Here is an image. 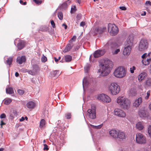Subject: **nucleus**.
Masks as SVG:
<instances>
[{
  "instance_id": "nucleus-26",
  "label": "nucleus",
  "mask_w": 151,
  "mask_h": 151,
  "mask_svg": "<svg viewBox=\"0 0 151 151\" xmlns=\"http://www.w3.org/2000/svg\"><path fill=\"white\" fill-rule=\"evenodd\" d=\"M139 115L142 118H144L146 117L147 115L146 113L145 110H140L139 111Z\"/></svg>"
},
{
  "instance_id": "nucleus-46",
  "label": "nucleus",
  "mask_w": 151,
  "mask_h": 151,
  "mask_svg": "<svg viewBox=\"0 0 151 151\" xmlns=\"http://www.w3.org/2000/svg\"><path fill=\"white\" fill-rule=\"evenodd\" d=\"M18 93L20 95H23L24 93V91L22 90L19 89L17 91Z\"/></svg>"
},
{
  "instance_id": "nucleus-63",
  "label": "nucleus",
  "mask_w": 151,
  "mask_h": 151,
  "mask_svg": "<svg viewBox=\"0 0 151 151\" xmlns=\"http://www.w3.org/2000/svg\"><path fill=\"white\" fill-rule=\"evenodd\" d=\"M76 37L75 36H73V37L72 38V40H75L76 39Z\"/></svg>"
},
{
  "instance_id": "nucleus-44",
  "label": "nucleus",
  "mask_w": 151,
  "mask_h": 151,
  "mask_svg": "<svg viewBox=\"0 0 151 151\" xmlns=\"http://www.w3.org/2000/svg\"><path fill=\"white\" fill-rule=\"evenodd\" d=\"M148 133L150 137L151 138V125H150L148 127Z\"/></svg>"
},
{
  "instance_id": "nucleus-20",
  "label": "nucleus",
  "mask_w": 151,
  "mask_h": 151,
  "mask_svg": "<svg viewBox=\"0 0 151 151\" xmlns=\"http://www.w3.org/2000/svg\"><path fill=\"white\" fill-rule=\"evenodd\" d=\"M147 76V73L145 72L141 73L138 76V79L139 82L145 79Z\"/></svg>"
},
{
  "instance_id": "nucleus-32",
  "label": "nucleus",
  "mask_w": 151,
  "mask_h": 151,
  "mask_svg": "<svg viewBox=\"0 0 151 151\" xmlns=\"http://www.w3.org/2000/svg\"><path fill=\"white\" fill-rule=\"evenodd\" d=\"M72 57L70 55H67L65 56V59L66 62H69L72 60Z\"/></svg>"
},
{
  "instance_id": "nucleus-42",
  "label": "nucleus",
  "mask_w": 151,
  "mask_h": 151,
  "mask_svg": "<svg viewBox=\"0 0 151 151\" xmlns=\"http://www.w3.org/2000/svg\"><path fill=\"white\" fill-rule=\"evenodd\" d=\"M68 2L69 3H70V1L69 0H68V1H65L64 3H63L62 5V7L63 8L67 6L68 5L67 2Z\"/></svg>"
},
{
  "instance_id": "nucleus-21",
  "label": "nucleus",
  "mask_w": 151,
  "mask_h": 151,
  "mask_svg": "<svg viewBox=\"0 0 151 151\" xmlns=\"http://www.w3.org/2000/svg\"><path fill=\"white\" fill-rule=\"evenodd\" d=\"M136 127L137 129L140 130H142L144 127L143 123L140 122L136 124Z\"/></svg>"
},
{
  "instance_id": "nucleus-62",
  "label": "nucleus",
  "mask_w": 151,
  "mask_h": 151,
  "mask_svg": "<svg viewBox=\"0 0 151 151\" xmlns=\"http://www.w3.org/2000/svg\"><path fill=\"white\" fill-rule=\"evenodd\" d=\"M62 26H64L65 27V29H66L67 27V26L65 24H62Z\"/></svg>"
},
{
  "instance_id": "nucleus-15",
  "label": "nucleus",
  "mask_w": 151,
  "mask_h": 151,
  "mask_svg": "<svg viewBox=\"0 0 151 151\" xmlns=\"http://www.w3.org/2000/svg\"><path fill=\"white\" fill-rule=\"evenodd\" d=\"M134 40L133 36L132 35H130L127 38L126 40L124 42L125 46L128 45L132 46L133 44Z\"/></svg>"
},
{
  "instance_id": "nucleus-36",
  "label": "nucleus",
  "mask_w": 151,
  "mask_h": 151,
  "mask_svg": "<svg viewBox=\"0 0 151 151\" xmlns=\"http://www.w3.org/2000/svg\"><path fill=\"white\" fill-rule=\"evenodd\" d=\"M12 60L13 57H10L6 61V63L9 65H10L12 63Z\"/></svg>"
},
{
  "instance_id": "nucleus-52",
  "label": "nucleus",
  "mask_w": 151,
  "mask_h": 151,
  "mask_svg": "<svg viewBox=\"0 0 151 151\" xmlns=\"http://www.w3.org/2000/svg\"><path fill=\"white\" fill-rule=\"evenodd\" d=\"M146 6H151V2L150 1H147L145 4Z\"/></svg>"
},
{
  "instance_id": "nucleus-54",
  "label": "nucleus",
  "mask_w": 151,
  "mask_h": 151,
  "mask_svg": "<svg viewBox=\"0 0 151 151\" xmlns=\"http://www.w3.org/2000/svg\"><path fill=\"white\" fill-rule=\"evenodd\" d=\"M51 24L53 28H55V24L53 20L51 21Z\"/></svg>"
},
{
  "instance_id": "nucleus-18",
  "label": "nucleus",
  "mask_w": 151,
  "mask_h": 151,
  "mask_svg": "<svg viewBox=\"0 0 151 151\" xmlns=\"http://www.w3.org/2000/svg\"><path fill=\"white\" fill-rule=\"evenodd\" d=\"M26 58L25 56H22L21 57H19L17 58V61L20 64H22L26 61Z\"/></svg>"
},
{
  "instance_id": "nucleus-5",
  "label": "nucleus",
  "mask_w": 151,
  "mask_h": 151,
  "mask_svg": "<svg viewBox=\"0 0 151 151\" xmlns=\"http://www.w3.org/2000/svg\"><path fill=\"white\" fill-rule=\"evenodd\" d=\"M108 89L112 94L115 95L119 93L120 88L117 83L113 82L108 86Z\"/></svg>"
},
{
  "instance_id": "nucleus-30",
  "label": "nucleus",
  "mask_w": 151,
  "mask_h": 151,
  "mask_svg": "<svg viewBox=\"0 0 151 151\" xmlns=\"http://www.w3.org/2000/svg\"><path fill=\"white\" fill-rule=\"evenodd\" d=\"M17 115V112L16 111H13L11 112L10 114V116L11 119H13L15 116Z\"/></svg>"
},
{
  "instance_id": "nucleus-6",
  "label": "nucleus",
  "mask_w": 151,
  "mask_h": 151,
  "mask_svg": "<svg viewBox=\"0 0 151 151\" xmlns=\"http://www.w3.org/2000/svg\"><path fill=\"white\" fill-rule=\"evenodd\" d=\"M142 59V63L145 65H148L151 62V52L147 55L146 53H144L141 56Z\"/></svg>"
},
{
  "instance_id": "nucleus-60",
  "label": "nucleus",
  "mask_w": 151,
  "mask_h": 151,
  "mask_svg": "<svg viewBox=\"0 0 151 151\" xmlns=\"http://www.w3.org/2000/svg\"><path fill=\"white\" fill-rule=\"evenodd\" d=\"M15 76L17 77H18L19 76V74L18 72H16L15 73Z\"/></svg>"
},
{
  "instance_id": "nucleus-33",
  "label": "nucleus",
  "mask_w": 151,
  "mask_h": 151,
  "mask_svg": "<svg viewBox=\"0 0 151 151\" xmlns=\"http://www.w3.org/2000/svg\"><path fill=\"white\" fill-rule=\"evenodd\" d=\"M48 28L47 26H42L40 27L39 30L41 31L46 32L48 30Z\"/></svg>"
},
{
  "instance_id": "nucleus-19",
  "label": "nucleus",
  "mask_w": 151,
  "mask_h": 151,
  "mask_svg": "<svg viewBox=\"0 0 151 151\" xmlns=\"http://www.w3.org/2000/svg\"><path fill=\"white\" fill-rule=\"evenodd\" d=\"M142 102V98L139 97L137 99L135 100L133 103V106L134 107L137 108L140 105Z\"/></svg>"
},
{
  "instance_id": "nucleus-58",
  "label": "nucleus",
  "mask_w": 151,
  "mask_h": 151,
  "mask_svg": "<svg viewBox=\"0 0 151 151\" xmlns=\"http://www.w3.org/2000/svg\"><path fill=\"white\" fill-rule=\"evenodd\" d=\"M5 124H6V123H5L4 122H3V121L2 120H1V123L0 124V125L1 126V128H2L3 125H5Z\"/></svg>"
},
{
  "instance_id": "nucleus-31",
  "label": "nucleus",
  "mask_w": 151,
  "mask_h": 151,
  "mask_svg": "<svg viewBox=\"0 0 151 151\" xmlns=\"http://www.w3.org/2000/svg\"><path fill=\"white\" fill-rule=\"evenodd\" d=\"M33 69L32 70L35 72L36 74L37 73V71L39 70V67L37 65H33Z\"/></svg>"
},
{
  "instance_id": "nucleus-12",
  "label": "nucleus",
  "mask_w": 151,
  "mask_h": 151,
  "mask_svg": "<svg viewBox=\"0 0 151 151\" xmlns=\"http://www.w3.org/2000/svg\"><path fill=\"white\" fill-rule=\"evenodd\" d=\"M97 98L98 100L106 103H109L111 101L110 98L108 96L104 94L99 95L97 96Z\"/></svg>"
},
{
  "instance_id": "nucleus-47",
  "label": "nucleus",
  "mask_w": 151,
  "mask_h": 151,
  "mask_svg": "<svg viewBox=\"0 0 151 151\" xmlns=\"http://www.w3.org/2000/svg\"><path fill=\"white\" fill-rule=\"evenodd\" d=\"M146 84L148 86H151V79H147L146 81Z\"/></svg>"
},
{
  "instance_id": "nucleus-17",
  "label": "nucleus",
  "mask_w": 151,
  "mask_h": 151,
  "mask_svg": "<svg viewBox=\"0 0 151 151\" xmlns=\"http://www.w3.org/2000/svg\"><path fill=\"white\" fill-rule=\"evenodd\" d=\"M105 53L104 50H99L96 51L94 53V56L95 58H97L103 55Z\"/></svg>"
},
{
  "instance_id": "nucleus-28",
  "label": "nucleus",
  "mask_w": 151,
  "mask_h": 151,
  "mask_svg": "<svg viewBox=\"0 0 151 151\" xmlns=\"http://www.w3.org/2000/svg\"><path fill=\"white\" fill-rule=\"evenodd\" d=\"M17 46L19 50L22 49L24 46V42L22 41H20L17 44Z\"/></svg>"
},
{
  "instance_id": "nucleus-10",
  "label": "nucleus",
  "mask_w": 151,
  "mask_h": 151,
  "mask_svg": "<svg viewBox=\"0 0 151 151\" xmlns=\"http://www.w3.org/2000/svg\"><path fill=\"white\" fill-rule=\"evenodd\" d=\"M120 45V44H117L115 42H113L111 43L110 46L111 48L112 53L113 55L116 54L120 51L119 49H116Z\"/></svg>"
},
{
  "instance_id": "nucleus-7",
  "label": "nucleus",
  "mask_w": 151,
  "mask_h": 151,
  "mask_svg": "<svg viewBox=\"0 0 151 151\" xmlns=\"http://www.w3.org/2000/svg\"><path fill=\"white\" fill-rule=\"evenodd\" d=\"M108 31L111 35L114 36L118 34L119 30L118 28L115 24L109 23L108 24Z\"/></svg>"
},
{
  "instance_id": "nucleus-48",
  "label": "nucleus",
  "mask_w": 151,
  "mask_h": 151,
  "mask_svg": "<svg viewBox=\"0 0 151 151\" xmlns=\"http://www.w3.org/2000/svg\"><path fill=\"white\" fill-rule=\"evenodd\" d=\"M76 10V6H74L73 7H72L71 9L70 12L71 13L74 12Z\"/></svg>"
},
{
  "instance_id": "nucleus-29",
  "label": "nucleus",
  "mask_w": 151,
  "mask_h": 151,
  "mask_svg": "<svg viewBox=\"0 0 151 151\" xmlns=\"http://www.w3.org/2000/svg\"><path fill=\"white\" fill-rule=\"evenodd\" d=\"M51 74L54 77L56 76L59 75L60 74V72L59 70H55L51 72Z\"/></svg>"
},
{
  "instance_id": "nucleus-41",
  "label": "nucleus",
  "mask_w": 151,
  "mask_h": 151,
  "mask_svg": "<svg viewBox=\"0 0 151 151\" xmlns=\"http://www.w3.org/2000/svg\"><path fill=\"white\" fill-rule=\"evenodd\" d=\"M136 70V67L134 66H132L130 68V71L131 73H133L134 72V70Z\"/></svg>"
},
{
  "instance_id": "nucleus-2",
  "label": "nucleus",
  "mask_w": 151,
  "mask_h": 151,
  "mask_svg": "<svg viewBox=\"0 0 151 151\" xmlns=\"http://www.w3.org/2000/svg\"><path fill=\"white\" fill-rule=\"evenodd\" d=\"M116 102L120 107L124 109H127L130 107V100L124 96L118 97Z\"/></svg>"
},
{
  "instance_id": "nucleus-59",
  "label": "nucleus",
  "mask_w": 151,
  "mask_h": 151,
  "mask_svg": "<svg viewBox=\"0 0 151 151\" xmlns=\"http://www.w3.org/2000/svg\"><path fill=\"white\" fill-rule=\"evenodd\" d=\"M25 118L23 117H22L19 120L20 122L23 121L24 120Z\"/></svg>"
},
{
  "instance_id": "nucleus-25",
  "label": "nucleus",
  "mask_w": 151,
  "mask_h": 151,
  "mask_svg": "<svg viewBox=\"0 0 151 151\" xmlns=\"http://www.w3.org/2000/svg\"><path fill=\"white\" fill-rule=\"evenodd\" d=\"M35 104L33 101H29L27 104V107L29 109H33L35 106Z\"/></svg>"
},
{
  "instance_id": "nucleus-40",
  "label": "nucleus",
  "mask_w": 151,
  "mask_h": 151,
  "mask_svg": "<svg viewBox=\"0 0 151 151\" xmlns=\"http://www.w3.org/2000/svg\"><path fill=\"white\" fill-rule=\"evenodd\" d=\"M150 91H148L146 94H145V98L146 99H148L149 97L150 96Z\"/></svg>"
},
{
  "instance_id": "nucleus-4",
  "label": "nucleus",
  "mask_w": 151,
  "mask_h": 151,
  "mask_svg": "<svg viewBox=\"0 0 151 151\" xmlns=\"http://www.w3.org/2000/svg\"><path fill=\"white\" fill-rule=\"evenodd\" d=\"M111 136L115 139H119L122 140L126 139V136L124 132L120 130H113L109 132Z\"/></svg>"
},
{
  "instance_id": "nucleus-50",
  "label": "nucleus",
  "mask_w": 151,
  "mask_h": 151,
  "mask_svg": "<svg viewBox=\"0 0 151 151\" xmlns=\"http://www.w3.org/2000/svg\"><path fill=\"white\" fill-rule=\"evenodd\" d=\"M71 114L70 113H68L65 114V117L67 119H69L70 118Z\"/></svg>"
},
{
  "instance_id": "nucleus-39",
  "label": "nucleus",
  "mask_w": 151,
  "mask_h": 151,
  "mask_svg": "<svg viewBox=\"0 0 151 151\" xmlns=\"http://www.w3.org/2000/svg\"><path fill=\"white\" fill-rule=\"evenodd\" d=\"M90 68V65L89 64H86L84 67V70L85 72L87 73L89 70Z\"/></svg>"
},
{
  "instance_id": "nucleus-11",
  "label": "nucleus",
  "mask_w": 151,
  "mask_h": 151,
  "mask_svg": "<svg viewBox=\"0 0 151 151\" xmlns=\"http://www.w3.org/2000/svg\"><path fill=\"white\" fill-rule=\"evenodd\" d=\"M136 140L137 142L139 144H145L146 141L145 136L140 133L136 134Z\"/></svg>"
},
{
  "instance_id": "nucleus-27",
  "label": "nucleus",
  "mask_w": 151,
  "mask_h": 151,
  "mask_svg": "<svg viewBox=\"0 0 151 151\" xmlns=\"http://www.w3.org/2000/svg\"><path fill=\"white\" fill-rule=\"evenodd\" d=\"M45 120L43 119H42L40 122L39 127L41 129H42L44 128L45 127Z\"/></svg>"
},
{
  "instance_id": "nucleus-1",
  "label": "nucleus",
  "mask_w": 151,
  "mask_h": 151,
  "mask_svg": "<svg viewBox=\"0 0 151 151\" xmlns=\"http://www.w3.org/2000/svg\"><path fill=\"white\" fill-rule=\"evenodd\" d=\"M113 65L112 61L109 60H104L100 63V68L98 71L101 72L102 76H106L111 72Z\"/></svg>"
},
{
  "instance_id": "nucleus-16",
  "label": "nucleus",
  "mask_w": 151,
  "mask_h": 151,
  "mask_svg": "<svg viewBox=\"0 0 151 151\" xmlns=\"http://www.w3.org/2000/svg\"><path fill=\"white\" fill-rule=\"evenodd\" d=\"M123 50V54L125 56H128L129 55L131 50V46H126Z\"/></svg>"
},
{
  "instance_id": "nucleus-24",
  "label": "nucleus",
  "mask_w": 151,
  "mask_h": 151,
  "mask_svg": "<svg viewBox=\"0 0 151 151\" xmlns=\"http://www.w3.org/2000/svg\"><path fill=\"white\" fill-rule=\"evenodd\" d=\"M73 46V45L72 44H68L63 50V52H66L69 51L72 48Z\"/></svg>"
},
{
  "instance_id": "nucleus-61",
  "label": "nucleus",
  "mask_w": 151,
  "mask_h": 151,
  "mask_svg": "<svg viewBox=\"0 0 151 151\" xmlns=\"http://www.w3.org/2000/svg\"><path fill=\"white\" fill-rule=\"evenodd\" d=\"M146 13L145 12H144L143 13H142L141 14V16H145L146 15Z\"/></svg>"
},
{
  "instance_id": "nucleus-34",
  "label": "nucleus",
  "mask_w": 151,
  "mask_h": 151,
  "mask_svg": "<svg viewBox=\"0 0 151 151\" xmlns=\"http://www.w3.org/2000/svg\"><path fill=\"white\" fill-rule=\"evenodd\" d=\"M6 92L7 93L9 94H12L14 93L12 88L11 87L6 88Z\"/></svg>"
},
{
  "instance_id": "nucleus-38",
  "label": "nucleus",
  "mask_w": 151,
  "mask_h": 151,
  "mask_svg": "<svg viewBox=\"0 0 151 151\" xmlns=\"http://www.w3.org/2000/svg\"><path fill=\"white\" fill-rule=\"evenodd\" d=\"M12 101L11 99L8 98L5 100L4 104L6 105H8L10 104Z\"/></svg>"
},
{
  "instance_id": "nucleus-23",
  "label": "nucleus",
  "mask_w": 151,
  "mask_h": 151,
  "mask_svg": "<svg viewBox=\"0 0 151 151\" xmlns=\"http://www.w3.org/2000/svg\"><path fill=\"white\" fill-rule=\"evenodd\" d=\"M129 94L131 96H135L136 94V91L134 88H131L129 91Z\"/></svg>"
},
{
  "instance_id": "nucleus-8",
  "label": "nucleus",
  "mask_w": 151,
  "mask_h": 151,
  "mask_svg": "<svg viewBox=\"0 0 151 151\" xmlns=\"http://www.w3.org/2000/svg\"><path fill=\"white\" fill-rule=\"evenodd\" d=\"M148 47V43L147 40L142 39L140 40L138 47L139 50L141 51L146 50Z\"/></svg>"
},
{
  "instance_id": "nucleus-35",
  "label": "nucleus",
  "mask_w": 151,
  "mask_h": 151,
  "mask_svg": "<svg viewBox=\"0 0 151 151\" xmlns=\"http://www.w3.org/2000/svg\"><path fill=\"white\" fill-rule=\"evenodd\" d=\"M91 126L93 128L96 129H101L103 126V124L98 126H95L91 124Z\"/></svg>"
},
{
  "instance_id": "nucleus-55",
  "label": "nucleus",
  "mask_w": 151,
  "mask_h": 151,
  "mask_svg": "<svg viewBox=\"0 0 151 151\" xmlns=\"http://www.w3.org/2000/svg\"><path fill=\"white\" fill-rule=\"evenodd\" d=\"M86 24L85 22H82L80 23V25L81 26V27H83Z\"/></svg>"
},
{
  "instance_id": "nucleus-64",
  "label": "nucleus",
  "mask_w": 151,
  "mask_h": 151,
  "mask_svg": "<svg viewBox=\"0 0 151 151\" xmlns=\"http://www.w3.org/2000/svg\"><path fill=\"white\" fill-rule=\"evenodd\" d=\"M54 60L55 62H57L58 61L59 59L57 58H56L55 57L54 58Z\"/></svg>"
},
{
  "instance_id": "nucleus-43",
  "label": "nucleus",
  "mask_w": 151,
  "mask_h": 151,
  "mask_svg": "<svg viewBox=\"0 0 151 151\" xmlns=\"http://www.w3.org/2000/svg\"><path fill=\"white\" fill-rule=\"evenodd\" d=\"M58 17L60 20H62L63 19V14L62 12H59L58 14Z\"/></svg>"
},
{
  "instance_id": "nucleus-22",
  "label": "nucleus",
  "mask_w": 151,
  "mask_h": 151,
  "mask_svg": "<svg viewBox=\"0 0 151 151\" xmlns=\"http://www.w3.org/2000/svg\"><path fill=\"white\" fill-rule=\"evenodd\" d=\"M106 29V27H98L96 28V30L98 33L101 34Z\"/></svg>"
},
{
  "instance_id": "nucleus-56",
  "label": "nucleus",
  "mask_w": 151,
  "mask_h": 151,
  "mask_svg": "<svg viewBox=\"0 0 151 151\" xmlns=\"http://www.w3.org/2000/svg\"><path fill=\"white\" fill-rule=\"evenodd\" d=\"M6 117V115L4 114H2L0 116V118L1 119L4 118Z\"/></svg>"
},
{
  "instance_id": "nucleus-45",
  "label": "nucleus",
  "mask_w": 151,
  "mask_h": 151,
  "mask_svg": "<svg viewBox=\"0 0 151 151\" xmlns=\"http://www.w3.org/2000/svg\"><path fill=\"white\" fill-rule=\"evenodd\" d=\"M47 60V58L43 55L41 58V61L42 62H45Z\"/></svg>"
},
{
  "instance_id": "nucleus-57",
  "label": "nucleus",
  "mask_w": 151,
  "mask_h": 151,
  "mask_svg": "<svg viewBox=\"0 0 151 151\" xmlns=\"http://www.w3.org/2000/svg\"><path fill=\"white\" fill-rule=\"evenodd\" d=\"M119 8L122 10H126V8L125 6H120L119 7Z\"/></svg>"
},
{
  "instance_id": "nucleus-13",
  "label": "nucleus",
  "mask_w": 151,
  "mask_h": 151,
  "mask_svg": "<svg viewBox=\"0 0 151 151\" xmlns=\"http://www.w3.org/2000/svg\"><path fill=\"white\" fill-rule=\"evenodd\" d=\"M93 78H91L89 77H85L83 80V87L84 90L85 88L87 87L93 81Z\"/></svg>"
},
{
  "instance_id": "nucleus-37",
  "label": "nucleus",
  "mask_w": 151,
  "mask_h": 151,
  "mask_svg": "<svg viewBox=\"0 0 151 151\" xmlns=\"http://www.w3.org/2000/svg\"><path fill=\"white\" fill-rule=\"evenodd\" d=\"M26 72H27L29 74L33 76H34L36 75L35 72H34L32 70H26Z\"/></svg>"
},
{
  "instance_id": "nucleus-3",
  "label": "nucleus",
  "mask_w": 151,
  "mask_h": 151,
  "mask_svg": "<svg viewBox=\"0 0 151 151\" xmlns=\"http://www.w3.org/2000/svg\"><path fill=\"white\" fill-rule=\"evenodd\" d=\"M127 74V70L123 66L118 67L115 69L113 72L114 76L119 78H122L125 77Z\"/></svg>"
},
{
  "instance_id": "nucleus-14",
  "label": "nucleus",
  "mask_w": 151,
  "mask_h": 151,
  "mask_svg": "<svg viewBox=\"0 0 151 151\" xmlns=\"http://www.w3.org/2000/svg\"><path fill=\"white\" fill-rule=\"evenodd\" d=\"M114 115L119 117L124 118L126 116L125 112L122 109L117 108L114 111Z\"/></svg>"
},
{
  "instance_id": "nucleus-49",
  "label": "nucleus",
  "mask_w": 151,
  "mask_h": 151,
  "mask_svg": "<svg viewBox=\"0 0 151 151\" xmlns=\"http://www.w3.org/2000/svg\"><path fill=\"white\" fill-rule=\"evenodd\" d=\"M33 1L37 4H40L42 2L41 0H33Z\"/></svg>"
},
{
  "instance_id": "nucleus-51",
  "label": "nucleus",
  "mask_w": 151,
  "mask_h": 151,
  "mask_svg": "<svg viewBox=\"0 0 151 151\" xmlns=\"http://www.w3.org/2000/svg\"><path fill=\"white\" fill-rule=\"evenodd\" d=\"M81 14H77L76 17L77 20L78 21L79 20L81 19Z\"/></svg>"
},
{
  "instance_id": "nucleus-9",
  "label": "nucleus",
  "mask_w": 151,
  "mask_h": 151,
  "mask_svg": "<svg viewBox=\"0 0 151 151\" xmlns=\"http://www.w3.org/2000/svg\"><path fill=\"white\" fill-rule=\"evenodd\" d=\"M96 106L94 105H91V108L88 110V114L90 119H94L96 118Z\"/></svg>"
},
{
  "instance_id": "nucleus-53",
  "label": "nucleus",
  "mask_w": 151,
  "mask_h": 151,
  "mask_svg": "<svg viewBox=\"0 0 151 151\" xmlns=\"http://www.w3.org/2000/svg\"><path fill=\"white\" fill-rule=\"evenodd\" d=\"M44 148H43V150H48L49 148L48 147V146L47 145H46L45 144H44Z\"/></svg>"
}]
</instances>
